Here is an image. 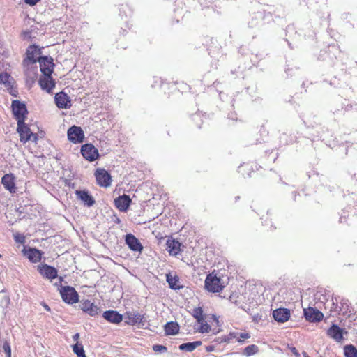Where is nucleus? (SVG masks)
<instances>
[{"mask_svg":"<svg viewBox=\"0 0 357 357\" xmlns=\"http://www.w3.org/2000/svg\"><path fill=\"white\" fill-rule=\"evenodd\" d=\"M17 131L20 135V141L23 143H26L28 141H33L36 143L38 140V136L36 134H33L28 125L24 121L22 123H17Z\"/></svg>","mask_w":357,"mask_h":357,"instance_id":"nucleus-1","label":"nucleus"},{"mask_svg":"<svg viewBox=\"0 0 357 357\" xmlns=\"http://www.w3.org/2000/svg\"><path fill=\"white\" fill-rule=\"evenodd\" d=\"M224 287L220 278L213 273L208 274L205 280V288L211 292H220Z\"/></svg>","mask_w":357,"mask_h":357,"instance_id":"nucleus-2","label":"nucleus"},{"mask_svg":"<svg viewBox=\"0 0 357 357\" xmlns=\"http://www.w3.org/2000/svg\"><path fill=\"white\" fill-rule=\"evenodd\" d=\"M12 109L17 123H22V122L25 121L26 115L28 114L25 104L17 100H13L12 102Z\"/></svg>","mask_w":357,"mask_h":357,"instance_id":"nucleus-3","label":"nucleus"},{"mask_svg":"<svg viewBox=\"0 0 357 357\" xmlns=\"http://www.w3.org/2000/svg\"><path fill=\"white\" fill-rule=\"evenodd\" d=\"M60 294L63 301L68 304H74L79 301V295L72 287L66 286L61 287Z\"/></svg>","mask_w":357,"mask_h":357,"instance_id":"nucleus-4","label":"nucleus"},{"mask_svg":"<svg viewBox=\"0 0 357 357\" xmlns=\"http://www.w3.org/2000/svg\"><path fill=\"white\" fill-rule=\"evenodd\" d=\"M67 135L68 140L74 144L82 142L84 138V131L76 126H73L68 130Z\"/></svg>","mask_w":357,"mask_h":357,"instance_id":"nucleus-5","label":"nucleus"},{"mask_svg":"<svg viewBox=\"0 0 357 357\" xmlns=\"http://www.w3.org/2000/svg\"><path fill=\"white\" fill-rule=\"evenodd\" d=\"M81 153L83 157L89 161H94L99 156L98 149L91 144L83 145L81 148Z\"/></svg>","mask_w":357,"mask_h":357,"instance_id":"nucleus-6","label":"nucleus"},{"mask_svg":"<svg viewBox=\"0 0 357 357\" xmlns=\"http://www.w3.org/2000/svg\"><path fill=\"white\" fill-rule=\"evenodd\" d=\"M40 70L44 75H51L53 72V59L48 56H40L38 59Z\"/></svg>","mask_w":357,"mask_h":357,"instance_id":"nucleus-7","label":"nucleus"},{"mask_svg":"<svg viewBox=\"0 0 357 357\" xmlns=\"http://www.w3.org/2000/svg\"><path fill=\"white\" fill-rule=\"evenodd\" d=\"M95 176L99 185L107 188L111 185V176L105 169H97Z\"/></svg>","mask_w":357,"mask_h":357,"instance_id":"nucleus-8","label":"nucleus"},{"mask_svg":"<svg viewBox=\"0 0 357 357\" xmlns=\"http://www.w3.org/2000/svg\"><path fill=\"white\" fill-rule=\"evenodd\" d=\"M303 314L305 318L310 322L320 321L324 317L321 312L311 307L303 309Z\"/></svg>","mask_w":357,"mask_h":357,"instance_id":"nucleus-9","label":"nucleus"},{"mask_svg":"<svg viewBox=\"0 0 357 357\" xmlns=\"http://www.w3.org/2000/svg\"><path fill=\"white\" fill-rule=\"evenodd\" d=\"M80 307L82 311L90 316H96L100 312V307L89 300L82 301L80 302Z\"/></svg>","mask_w":357,"mask_h":357,"instance_id":"nucleus-10","label":"nucleus"},{"mask_svg":"<svg viewBox=\"0 0 357 357\" xmlns=\"http://www.w3.org/2000/svg\"><path fill=\"white\" fill-rule=\"evenodd\" d=\"M15 179V178L13 174H6L1 178V183L4 188L10 193H15L17 190Z\"/></svg>","mask_w":357,"mask_h":357,"instance_id":"nucleus-11","label":"nucleus"},{"mask_svg":"<svg viewBox=\"0 0 357 357\" xmlns=\"http://www.w3.org/2000/svg\"><path fill=\"white\" fill-rule=\"evenodd\" d=\"M38 271L43 276L50 280L54 279L58 276L57 270L55 268L47 264L38 266Z\"/></svg>","mask_w":357,"mask_h":357,"instance_id":"nucleus-12","label":"nucleus"},{"mask_svg":"<svg viewBox=\"0 0 357 357\" xmlns=\"http://www.w3.org/2000/svg\"><path fill=\"white\" fill-rule=\"evenodd\" d=\"M54 100L56 106L60 109H68L71 106L68 96L63 92L56 93Z\"/></svg>","mask_w":357,"mask_h":357,"instance_id":"nucleus-13","label":"nucleus"},{"mask_svg":"<svg viewBox=\"0 0 357 357\" xmlns=\"http://www.w3.org/2000/svg\"><path fill=\"white\" fill-rule=\"evenodd\" d=\"M290 314V310L287 308H278L273 312V317L278 323H284L288 321Z\"/></svg>","mask_w":357,"mask_h":357,"instance_id":"nucleus-14","label":"nucleus"},{"mask_svg":"<svg viewBox=\"0 0 357 357\" xmlns=\"http://www.w3.org/2000/svg\"><path fill=\"white\" fill-rule=\"evenodd\" d=\"M126 243L128 245L129 248L135 252H141L143 247L139 241L132 234H128L126 235Z\"/></svg>","mask_w":357,"mask_h":357,"instance_id":"nucleus-15","label":"nucleus"},{"mask_svg":"<svg viewBox=\"0 0 357 357\" xmlns=\"http://www.w3.org/2000/svg\"><path fill=\"white\" fill-rule=\"evenodd\" d=\"M116 207L122 212H126L131 203V199L128 195H123L118 197L114 200Z\"/></svg>","mask_w":357,"mask_h":357,"instance_id":"nucleus-16","label":"nucleus"},{"mask_svg":"<svg viewBox=\"0 0 357 357\" xmlns=\"http://www.w3.org/2000/svg\"><path fill=\"white\" fill-rule=\"evenodd\" d=\"M39 85L41 89L50 93L52 89L55 86V83L53 81L51 75H44L40 77L38 81Z\"/></svg>","mask_w":357,"mask_h":357,"instance_id":"nucleus-17","label":"nucleus"},{"mask_svg":"<svg viewBox=\"0 0 357 357\" xmlns=\"http://www.w3.org/2000/svg\"><path fill=\"white\" fill-rule=\"evenodd\" d=\"M327 335L336 342H341L343 339V330L337 325L333 324L327 331Z\"/></svg>","mask_w":357,"mask_h":357,"instance_id":"nucleus-18","label":"nucleus"},{"mask_svg":"<svg viewBox=\"0 0 357 357\" xmlns=\"http://www.w3.org/2000/svg\"><path fill=\"white\" fill-rule=\"evenodd\" d=\"M102 317L107 321L112 324H119L123 319L122 315L119 314L117 311L114 310L105 311L103 313Z\"/></svg>","mask_w":357,"mask_h":357,"instance_id":"nucleus-19","label":"nucleus"},{"mask_svg":"<svg viewBox=\"0 0 357 357\" xmlns=\"http://www.w3.org/2000/svg\"><path fill=\"white\" fill-rule=\"evenodd\" d=\"M75 194L77 198L82 200L86 206L90 207L94 204L95 200L88 191L76 190Z\"/></svg>","mask_w":357,"mask_h":357,"instance_id":"nucleus-20","label":"nucleus"},{"mask_svg":"<svg viewBox=\"0 0 357 357\" xmlns=\"http://www.w3.org/2000/svg\"><path fill=\"white\" fill-rule=\"evenodd\" d=\"M167 250L170 255L176 256L181 252V243L174 239H168L166 243Z\"/></svg>","mask_w":357,"mask_h":357,"instance_id":"nucleus-21","label":"nucleus"},{"mask_svg":"<svg viewBox=\"0 0 357 357\" xmlns=\"http://www.w3.org/2000/svg\"><path fill=\"white\" fill-rule=\"evenodd\" d=\"M24 255L33 263H37L40 261L42 252L36 248H29L24 251Z\"/></svg>","mask_w":357,"mask_h":357,"instance_id":"nucleus-22","label":"nucleus"},{"mask_svg":"<svg viewBox=\"0 0 357 357\" xmlns=\"http://www.w3.org/2000/svg\"><path fill=\"white\" fill-rule=\"evenodd\" d=\"M39 54L40 50L35 45H31L26 51V59L32 63H36L40 58Z\"/></svg>","mask_w":357,"mask_h":357,"instance_id":"nucleus-23","label":"nucleus"},{"mask_svg":"<svg viewBox=\"0 0 357 357\" xmlns=\"http://www.w3.org/2000/svg\"><path fill=\"white\" fill-rule=\"evenodd\" d=\"M166 280L169 284V286L172 289H180L183 287L180 284L179 278L177 275H172L170 273L166 275Z\"/></svg>","mask_w":357,"mask_h":357,"instance_id":"nucleus-24","label":"nucleus"},{"mask_svg":"<svg viewBox=\"0 0 357 357\" xmlns=\"http://www.w3.org/2000/svg\"><path fill=\"white\" fill-rule=\"evenodd\" d=\"M164 328L166 335H176L179 331V325L174 321L167 322Z\"/></svg>","mask_w":357,"mask_h":357,"instance_id":"nucleus-25","label":"nucleus"},{"mask_svg":"<svg viewBox=\"0 0 357 357\" xmlns=\"http://www.w3.org/2000/svg\"><path fill=\"white\" fill-rule=\"evenodd\" d=\"M128 318V324L131 325H135L142 322L143 317L137 312H127Z\"/></svg>","mask_w":357,"mask_h":357,"instance_id":"nucleus-26","label":"nucleus"},{"mask_svg":"<svg viewBox=\"0 0 357 357\" xmlns=\"http://www.w3.org/2000/svg\"><path fill=\"white\" fill-rule=\"evenodd\" d=\"M202 344V342L200 341H195L192 342H187L181 344L179 346V349L183 351H194L198 346H200Z\"/></svg>","mask_w":357,"mask_h":357,"instance_id":"nucleus-27","label":"nucleus"},{"mask_svg":"<svg viewBox=\"0 0 357 357\" xmlns=\"http://www.w3.org/2000/svg\"><path fill=\"white\" fill-rule=\"evenodd\" d=\"M13 78L8 73H0V83L4 84L6 87H11L13 86Z\"/></svg>","mask_w":357,"mask_h":357,"instance_id":"nucleus-28","label":"nucleus"},{"mask_svg":"<svg viewBox=\"0 0 357 357\" xmlns=\"http://www.w3.org/2000/svg\"><path fill=\"white\" fill-rule=\"evenodd\" d=\"M344 353L346 357H357V349L351 344L344 347Z\"/></svg>","mask_w":357,"mask_h":357,"instance_id":"nucleus-29","label":"nucleus"},{"mask_svg":"<svg viewBox=\"0 0 357 357\" xmlns=\"http://www.w3.org/2000/svg\"><path fill=\"white\" fill-rule=\"evenodd\" d=\"M73 351L77 357H86L82 344L79 342L73 346Z\"/></svg>","mask_w":357,"mask_h":357,"instance_id":"nucleus-30","label":"nucleus"},{"mask_svg":"<svg viewBox=\"0 0 357 357\" xmlns=\"http://www.w3.org/2000/svg\"><path fill=\"white\" fill-rule=\"evenodd\" d=\"M258 351V347L255 344L248 345L244 349V354L248 356L256 354Z\"/></svg>","mask_w":357,"mask_h":357,"instance_id":"nucleus-31","label":"nucleus"},{"mask_svg":"<svg viewBox=\"0 0 357 357\" xmlns=\"http://www.w3.org/2000/svg\"><path fill=\"white\" fill-rule=\"evenodd\" d=\"M1 351H3L6 354V357H11L10 346V344L7 341H5L3 343V344L1 347Z\"/></svg>","mask_w":357,"mask_h":357,"instance_id":"nucleus-32","label":"nucleus"},{"mask_svg":"<svg viewBox=\"0 0 357 357\" xmlns=\"http://www.w3.org/2000/svg\"><path fill=\"white\" fill-rule=\"evenodd\" d=\"M202 314H203V310H202V307H200L194 308L192 312V315L195 319L199 318V317L202 316Z\"/></svg>","mask_w":357,"mask_h":357,"instance_id":"nucleus-33","label":"nucleus"},{"mask_svg":"<svg viewBox=\"0 0 357 357\" xmlns=\"http://www.w3.org/2000/svg\"><path fill=\"white\" fill-rule=\"evenodd\" d=\"M153 349L154 351L155 352H160V353H162V352H165L167 351V347L163 346V345H160V344H155L153 347Z\"/></svg>","mask_w":357,"mask_h":357,"instance_id":"nucleus-34","label":"nucleus"},{"mask_svg":"<svg viewBox=\"0 0 357 357\" xmlns=\"http://www.w3.org/2000/svg\"><path fill=\"white\" fill-rule=\"evenodd\" d=\"M199 331L201 333H208L211 331V326L208 324H202Z\"/></svg>","mask_w":357,"mask_h":357,"instance_id":"nucleus-35","label":"nucleus"},{"mask_svg":"<svg viewBox=\"0 0 357 357\" xmlns=\"http://www.w3.org/2000/svg\"><path fill=\"white\" fill-rule=\"evenodd\" d=\"M236 335L234 333H230L228 336H225L222 338L221 342H229L231 339L236 338Z\"/></svg>","mask_w":357,"mask_h":357,"instance_id":"nucleus-36","label":"nucleus"},{"mask_svg":"<svg viewBox=\"0 0 357 357\" xmlns=\"http://www.w3.org/2000/svg\"><path fill=\"white\" fill-rule=\"evenodd\" d=\"M15 240L17 243H24L25 241V237L22 234H17L14 236Z\"/></svg>","mask_w":357,"mask_h":357,"instance_id":"nucleus-37","label":"nucleus"},{"mask_svg":"<svg viewBox=\"0 0 357 357\" xmlns=\"http://www.w3.org/2000/svg\"><path fill=\"white\" fill-rule=\"evenodd\" d=\"M250 337V335L248 333H241L240 337L237 338V341L241 342L244 339H248Z\"/></svg>","mask_w":357,"mask_h":357,"instance_id":"nucleus-38","label":"nucleus"},{"mask_svg":"<svg viewBox=\"0 0 357 357\" xmlns=\"http://www.w3.org/2000/svg\"><path fill=\"white\" fill-rule=\"evenodd\" d=\"M40 0H24V2L29 6L36 5Z\"/></svg>","mask_w":357,"mask_h":357,"instance_id":"nucleus-39","label":"nucleus"},{"mask_svg":"<svg viewBox=\"0 0 357 357\" xmlns=\"http://www.w3.org/2000/svg\"><path fill=\"white\" fill-rule=\"evenodd\" d=\"M196 319H197V323L199 324L200 326H202V324H207L206 321L204 320L203 315Z\"/></svg>","mask_w":357,"mask_h":357,"instance_id":"nucleus-40","label":"nucleus"},{"mask_svg":"<svg viewBox=\"0 0 357 357\" xmlns=\"http://www.w3.org/2000/svg\"><path fill=\"white\" fill-rule=\"evenodd\" d=\"M196 319H197V323L199 324L200 326H202V324H207L206 321L204 320L203 315Z\"/></svg>","mask_w":357,"mask_h":357,"instance_id":"nucleus-41","label":"nucleus"},{"mask_svg":"<svg viewBox=\"0 0 357 357\" xmlns=\"http://www.w3.org/2000/svg\"><path fill=\"white\" fill-rule=\"evenodd\" d=\"M79 338V333H77L73 336V339L75 342H78V340Z\"/></svg>","mask_w":357,"mask_h":357,"instance_id":"nucleus-42","label":"nucleus"},{"mask_svg":"<svg viewBox=\"0 0 357 357\" xmlns=\"http://www.w3.org/2000/svg\"><path fill=\"white\" fill-rule=\"evenodd\" d=\"M291 351L296 356H299V354L295 347L292 348Z\"/></svg>","mask_w":357,"mask_h":357,"instance_id":"nucleus-43","label":"nucleus"},{"mask_svg":"<svg viewBox=\"0 0 357 357\" xmlns=\"http://www.w3.org/2000/svg\"><path fill=\"white\" fill-rule=\"evenodd\" d=\"M43 306L47 311H50V307L46 303H44L43 304Z\"/></svg>","mask_w":357,"mask_h":357,"instance_id":"nucleus-44","label":"nucleus"},{"mask_svg":"<svg viewBox=\"0 0 357 357\" xmlns=\"http://www.w3.org/2000/svg\"><path fill=\"white\" fill-rule=\"evenodd\" d=\"M303 357H310L306 352H303Z\"/></svg>","mask_w":357,"mask_h":357,"instance_id":"nucleus-45","label":"nucleus"}]
</instances>
